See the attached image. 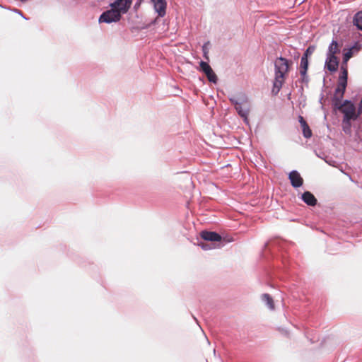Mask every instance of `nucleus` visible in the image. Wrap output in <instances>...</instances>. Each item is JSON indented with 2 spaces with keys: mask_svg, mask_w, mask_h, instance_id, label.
<instances>
[{
  "mask_svg": "<svg viewBox=\"0 0 362 362\" xmlns=\"http://www.w3.org/2000/svg\"><path fill=\"white\" fill-rule=\"evenodd\" d=\"M209 45V42H205L202 46L204 57L206 59H209V57H208Z\"/></svg>",
  "mask_w": 362,
  "mask_h": 362,
  "instance_id": "nucleus-23",
  "label": "nucleus"
},
{
  "mask_svg": "<svg viewBox=\"0 0 362 362\" xmlns=\"http://www.w3.org/2000/svg\"><path fill=\"white\" fill-rule=\"evenodd\" d=\"M302 131H303V134L304 137L309 139L312 136V132H311V129H310L308 124L302 127Z\"/></svg>",
  "mask_w": 362,
  "mask_h": 362,
  "instance_id": "nucleus-21",
  "label": "nucleus"
},
{
  "mask_svg": "<svg viewBox=\"0 0 362 362\" xmlns=\"http://www.w3.org/2000/svg\"><path fill=\"white\" fill-rule=\"evenodd\" d=\"M339 52V49L338 48V43L336 40H333L330 45H329L327 55L335 56V54Z\"/></svg>",
  "mask_w": 362,
  "mask_h": 362,
  "instance_id": "nucleus-15",
  "label": "nucleus"
},
{
  "mask_svg": "<svg viewBox=\"0 0 362 362\" xmlns=\"http://www.w3.org/2000/svg\"><path fill=\"white\" fill-rule=\"evenodd\" d=\"M302 76V82L303 83H308V76H307L306 73H305V75H301Z\"/></svg>",
  "mask_w": 362,
  "mask_h": 362,
  "instance_id": "nucleus-26",
  "label": "nucleus"
},
{
  "mask_svg": "<svg viewBox=\"0 0 362 362\" xmlns=\"http://www.w3.org/2000/svg\"><path fill=\"white\" fill-rule=\"evenodd\" d=\"M298 122H299L301 127H303L304 126L308 124L306 121L304 119V118L300 115L298 117Z\"/></svg>",
  "mask_w": 362,
  "mask_h": 362,
  "instance_id": "nucleus-25",
  "label": "nucleus"
},
{
  "mask_svg": "<svg viewBox=\"0 0 362 362\" xmlns=\"http://www.w3.org/2000/svg\"><path fill=\"white\" fill-rule=\"evenodd\" d=\"M302 200L308 206H314L317 204V199L310 192H305L301 196Z\"/></svg>",
  "mask_w": 362,
  "mask_h": 362,
  "instance_id": "nucleus-13",
  "label": "nucleus"
},
{
  "mask_svg": "<svg viewBox=\"0 0 362 362\" xmlns=\"http://www.w3.org/2000/svg\"><path fill=\"white\" fill-rule=\"evenodd\" d=\"M200 70L205 74L207 77V79L213 83H216L218 81V78L216 74L214 72L210 65L204 61H201L199 63Z\"/></svg>",
  "mask_w": 362,
  "mask_h": 362,
  "instance_id": "nucleus-8",
  "label": "nucleus"
},
{
  "mask_svg": "<svg viewBox=\"0 0 362 362\" xmlns=\"http://www.w3.org/2000/svg\"><path fill=\"white\" fill-rule=\"evenodd\" d=\"M354 24L362 30V11L358 12L354 18Z\"/></svg>",
  "mask_w": 362,
  "mask_h": 362,
  "instance_id": "nucleus-18",
  "label": "nucleus"
},
{
  "mask_svg": "<svg viewBox=\"0 0 362 362\" xmlns=\"http://www.w3.org/2000/svg\"><path fill=\"white\" fill-rule=\"evenodd\" d=\"M348 77V71H347V65L342 64L341 66V75L339 77V79L347 81Z\"/></svg>",
  "mask_w": 362,
  "mask_h": 362,
  "instance_id": "nucleus-19",
  "label": "nucleus"
},
{
  "mask_svg": "<svg viewBox=\"0 0 362 362\" xmlns=\"http://www.w3.org/2000/svg\"><path fill=\"white\" fill-rule=\"evenodd\" d=\"M351 121L353 119H342V129L345 134H350L351 133Z\"/></svg>",
  "mask_w": 362,
  "mask_h": 362,
  "instance_id": "nucleus-17",
  "label": "nucleus"
},
{
  "mask_svg": "<svg viewBox=\"0 0 362 362\" xmlns=\"http://www.w3.org/2000/svg\"><path fill=\"white\" fill-rule=\"evenodd\" d=\"M229 100L234 105L238 114L243 119L245 123H248V115L250 110V105L247 98L244 96L230 97Z\"/></svg>",
  "mask_w": 362,
  "mask_h": 362,
  "instance_id": "nucleus-3",
  "label": "nucleus"
},
{
  "mask_svg": "<svg viewBox=\"0 0 362 362\" xmlns=\"http://www.w3.org/2000/svg\"><path fill=\"white\" fill-rule=\"evenodd\" d=\"M351 57H352V52L351 49H349L348 52H346L344 54L342 64H346L347 62L350 59V58Z\"/></svg>",
  "mask_w": 362,
  "mask_h": 362,
  "instance_id": "nucleus-22",
  "label": "nucleus"
},
{
  "mask_svg": "<svg viewBox=\"0 0 362 362\" xmlns=\"http://www.w3.org/2000/svg\"><path fill=\"white\" fill-rule=\"evenodd\" d=\"M262 300L267 304L268 308L271 310L274 309V304L272 298L267 293H264L262 296Z\"/></svg>",
  "mask_w": 362,
  "mask_h": 362,
  "instance_id": "nucleus-16",
  "label": "nucleus"
},
{
  "mask_svg": "<svg viewBox=\"0 0 362 362\" xmlns=\"http://www.w3.org/2000/svg\"><path fill=\"white\" fill-rule=\"evenodd\" d=\"M333 107L335 110H338L343 114L342 119L356 120L360 116V115L358 114L354 103L349 100H345L340 103H335V105H333Z\"/></svg>",
  "mask_w": 362,
  "mask_h": 362,
  "instance_id": "nucleus-2",
  "label": "nucleus"
},
{
  "mask_svg": "<svg viewBox=\"0 0 362 362\" xmlns=\"http://www.w3.org/2000/svg\"><path fill=\"white\" fill-rule=\"evenodd\" d=\"M298 122H299L301 127H303L304 126L308 124L306 121L304 119V118L300 115L298 117Z\"/></svg>",
  "mask_w": 362,
  "mask_h": 362,
  "instance_id": "nucleus-24",
  "label": "nucleus"
},
{
  "mask_svg": "<svg viewBox=\"0 0 362 362\" xmlns=\"http://www.w3.org/2000/svg\"><path fill=\"white\" fill-rule=\"evenodd\" d=\"M346 86L347 81L339 79L337 87L335 89V92L332 98V105H335V103H338L342 101Z\"/></svg>",
  "mask_w": 362,
  "mask_h": 362,
  "instance_id": "nucleus-7",
  "label": "nucleus"
},
{
  "mask_svg": "<svg viewBox=\"0 0 362 362\" xmlns=\"http://www.w3.org/2000/svg\"><path fill=\"white\" fill-rule=\"evenodd\" d=\"M288 178L293 187L297 188L303 185V180L298 171H291L288 175Z\"/></svg>",
  "mask_w": 362,
  "mask_h": 362,
  "instance_id": "nucleus-11",
  "label": "nucleus"
},
{
  "mask_svg": "<svg viewBox=\"0 0 362 362\" xmlns=\"http://www.w3.org/2000/svg\"><path fill=\"white\" fill-rule=\"evenodd\" d=\"M132 5L131 0H115L112 3L110 4V7L117 11L119 15L120 18L122 14L126 13Z\"/></svg>",
  "mask_w": 362,
  "mask_h": 362,
  "instance_id": "nucleus-5",
  "label": "nucleus"
},
{
  "mask_svg": "<svg viewBox=\"0 0 362 362\" xmlns=\"http://www.w3.org/2000/svg\"><path fill=\"white\" fill-rule=\"evenodd\" d=\"M311 52H312V51H310V47H309L308 49H307V50H306V52H305V54H308V53L311 54Z\"/></svg>",
  "mask_w": 362,
  "mask_h": 362,
  "instance_id": "nucleus-28",
  "label": "nucleus"
},
{
  "mask_svg": "<svg viewBox=\"0 0 362 362\" xmlns=\"http://www.w3.org/2000/svg\"><path fill=\"white\" fill-rule=\"evenodd\" d=\"M289 62L284 57H279L274 62L275 78L273 83L272 93L276 95L280 91L286 74L288 71Z\"/></svg>",
  "mask_w": 362,
  "mask_h": 362,
  "instance_id": "nucleus-1",
  "label": "nucleus"
},
{
  "mask_svg": "<svg viewBox=\"0 0 362 362\" xmlns=\"http://www.w3.org/2000/svg\"><path fill=\"white\" fill-rule=\"evenodd\" d=\"M199 245L204 250H211V249H214L215 248L216 246V243H200L199 244Z\"/></svg>",
  "mask_w": 362,
  "mask_h": 362,
  "instance_id": "nucleus-20",
  "label": "nucleus"
},
{
  "mask_svg": "<svg viewBox=\"0 0 362 362\" xmlns=\"http://www.w3.org/2000/svg\"><path fill=\"white\" fill-rule=\"evenodd\" d=\"M346 86L347 81L339 79L337 87L335 89V92L332 98V105H335V103H338L342 101Z\"/></svg>",
  "mask_w": 362,
  "mask_h": 362,
  "instance_id": "nucleus-6",
  "label": "nucleus"
},
{
  "mask_svg": "<svg viewBox=\"0 0 362 362\" xmlns=\"http://www.w3.org/2000/svg\"><path fill=\"white\" fill-rule=\"evenodd\" d=\"M308 68V60L307 58V54H304L300 59V75H305V73H307Z\"/></svg>",
  "mask_w": 362,
  "mask_h": 362,
  "instance_id": "nucleus-14",
  "label": "nucleus"
},
{
  "mask_svg": "<svg viewBox=\"0 0 362 362\" xmlns=\"http://www.w3.org/2000/svg\"><path fill=\"white\" fill-rule=\"evenodd\" d=\"M155 11L159 17H163L166 13L167 3L165 0H151Z\"/></svg>",
  "mask_w": 362,
  "mask_h": 362,
  "instance_id": "nucleus-9",
  "label": "nucleus"
},
{
  "mask_svg": "<svg viewBox=\"0 0 362 362\" xmlns=\"http://www.w3.org/2000/svg\"><path fill=\"white\" fill-rule=\"evenodd\" d=\"M357 111H358V114H359L360 115H361L362 113V98L358 104V107L357 108Z\"/></svg>",
  "mask_w": 362,
  "mask_h": 362,
  "instance_id": "nucleus-27",
  "label": "nucleus"
},
{
  "mask_svg": "<svg viewBox=\"0 0 362 362\" xmlns=\"http://www.w3.org/2000/svg\"><path fill=\"white\" fill-rule=\"evenodd\" d=\"M339 66V60L336 56L327 55L325 67L331 72L336 71Z\"/></svg>",
  "mask_w": 362,
  "mask_h": 362,
  "instance_id": "nucleus-12",
  "label": "nucleus"
},
{
  "mask_svg": "<svg viewBox=\"0 0 362 362\" xmlns=\"http://www.w3.org/2000/svg\"><path fill=\"white\" fill-rule=\"evenodd\" d=\"M121 19L119 13L112 9L107 10L103 12L99 17V23H111L119 21Z\"/></svg>",
  "mask_w": 362,
  "mask_h": 362,
  "instance_id": "nucleus-4",
  "label": "nucleus"
},
{
  "mask_svg": "<svg viewBox=\"0 0 362 362\" xmlns=\"http://www.w3.org/2000/svg\"><path fill=\"white\" fill-rule=\"evenodd\" d=\"M200 236L205 241L220 242L222 240L218 233L213 231L203 230L201 232Z\"/></svg>",
  "mask_w": 362,
  "mask_h": 362,
  "instance_id": "nucleus-10",
  "label": "nucleus"
}]
</instances>
